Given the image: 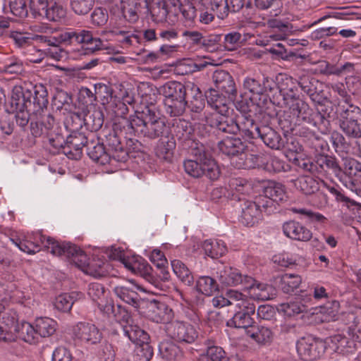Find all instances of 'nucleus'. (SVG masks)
I'll return each mask as SVG.
<instances>
[{
	"label": "nucleus",
	"mask_w": 361,
	"mask_h": 361,
	"mask_svg": "<svg viewBox=\"0 0 361 361\" xmlns=\"http://www.w3.org/2000/svg\"><path fill=\"white\" fill-rule=\"evenodd\" d=\"M301 90L310 97L311 100L322 105L324 102H328L324 95L323 90L319 88L321 83L315 78L307 75H302L298 81Z\"/></svg>",
	"instance_id": "9"
},
{
	"label": "nucleus",
	"mask_w": 361,
	"mask_h": 361,
	"mask_svg": "<svg viewBox=\"0 0 361 361\" xmlns=\"http://www.w3.org/2000/svg\"><path fill=\"white\" fill-rule=\"evenodd\" d=\"M316 128L321 133L327 134L330 132L331 124L325 114H322L320 110L314 111L308 123Z\"/></svg>",
	"instance_id": "49"
},
{
	"label": "nucleus",
	"mask_w": 361,
	"mask_h": 361,
	"mask_svg": "<svg viewBox=\"0 0 361 361\" xmlns=\"http://www.w3.org/2000/svg\"><path fill=\"white\" fill-rule=\"evenodd\" d=\"M186 149H188L190 153L195 158V160L204 161L211 157L208 152L206 151L204 145L196 142L195 140L188 145Z\"/></svg>",
	"instance_id": "61"
},
{
	"label": "nucleus",
	"mask_w": 361,
	"mask_h": 361,
	"mask_svg": "<svg viewBox=\"0 0 361 361\" xmlns=\"http://www.w3.org/2000/svg\"><path fill=\"white\" fill-rule=\"evenodd\" d=\"M230 188L232 190V197L233 200H237L240 202H243L246 200L243 197L240 195H245L250 192L252 188L249 183L241 179H233L230 182Z\"/></svg>",
	"instance_id": "44"
},
{
	"label": "nucleus",
	"mask_w": 361,
	"mask_h": 361,
	"mask_svg": "<svg viewBox=\"0 0 361 361\" xmlns=\"http://www.w3.org/2000/svg\"><path fill=\"white\" fill-rule=\"evenodd\" d=\"M278 89L280 95L283 98V104L286 107L291 106L290 104H294L296 102V100H300L298 94L297 87L292 78L286 77L282 78L278 82Z\"/></svg>",
	"instance_id": "22"
},
{
	"label": "nucleus",
	"mask_w": 361,
	"mask_h": 361,
	"mask_svg": "<svg viewBox=\"0 0 361 361\" xmlns=\"http://www.w3.org/2000/svg\"><path fill=\"white\" fill-rule=\"evenodd\" d=\"M56 322L49 317H40L35 321L36 331L41 337H49L54 334Z\"/></svg>",
	"instance_id": "45"
},
{
	"label": "nucleus",
	"mask_w": 361,
	"mask_h": 361,
	"mask_svg": "<svg viewBox=\"0 0 361 361\" xmlns=\"http://www.w3.org/2000/svg\"><path fill=\"white\" fill-rule=\"evenodd\" d=\"M167 335L178 343L190 344L198 338L195 326L188 322L176 320L166 325Z\"/></svg>",
	"instance_id": "4"
},
{
	"label": "nucleus",
	"mask_w": 361,
	"mask_h": 361,
	"mask_svg": "<svg viewBox=\"0 0 361 361\" xmlns=\"http://www.w3.org/2000/svg\"><path fill=\"white\" fill-rule=\"evenodd\" d=\"M147 10H149L148 14H150L151 19L157 23L165 22L170 12L166 6V2H164L163 0H158L157 1L152 0V1L149 2Z\"/></svg>",
	"instance_id": "34"
},
{
	"label": "nucleus",
	"mask_w": 361,
	"mask_h": 361,
	"mask_svg": "<svg viewBox=\"0 0 361 361\" xmlns=\"http://www.w3.org/2000/svg\"><path fill=\"white\" fill-rule=\"evenodd\" d=\"M340 111L338 113L339 121H357V118L361 113V109L350 102L348 104H339Z\"/></svg>",
	"instance_id": "53"
},
{
	"label": "nucleus",
	"mask_w": 361,
	"mask_h": 361,
	"mask_svg": "<svg viewBox=\"0 0 361 361\" xmlns=\"http://www.w3.org/2000/svg\"><path fill=\"white\" fill-rule=\"evenodd\" d=\"M175 148V137L171 133L159 140V142L155 149V153L159 159L167 162H171L173 157Z\"/></svg>",
	"instance_id": "24"
},
{
	"label": "nucleus",
	"mask_w": 361,
	"mask_h": 361,
	"mask_svg": "<svg viewBox=\"0 0 361 361\" xmlns=\"http://www.w3.org/2000/svg\"><path fill=\"white\" fill-rule=\"evenodd\" d=\"M1 325H0V340L6 342L16 341V334L20 326L18 315L13 310L1 312Z\"/></svg>",
	"instance_id": "7"
},
{
	"label": "nucleus",
	"mask_w": 361,
	"mask_h": 361,
	"mask_svg": "<svg viewBox=\"0 0 361 361\" xmlns=\"http://www.w3.org/2000/svg\"><path fill=\"white\" fill-rule=\"evenodd\" d=\"M174 128L175 137L183 148H187L188 145L194 140L192 138L193 129L191 125L183 121L178 123Z\"/></svg>",
	"instance_id": "39"
},
{
	"label": "nucleus",
	"mask_w": 361,
	"mask_h": 361,
	"mask_svg": "<svg viewBox=\"0 0 361 361\" xmlns=\"http://www.w3.org/2000/svg\"><path fill=\"white\" fill-rule=\"evenodd\" d=\"M188 3L180 8L181 13L185 19V23L191 25L195 22L197 18L196 6L200 4L192 1H188Z\"/></svg>",
	"instance_id": "63"
},
{
	"label": "nucleus",
	"mask_w": 361,
	"mask_h": 361,
	"mask_svg": "<svg viewBox=\"0 0 361 361\" xmlns=\"http://www.w3.org/2000/svg\"><path fill=\"white\" fill-rule=\"evenodd\" d=\"M188 101L185 98L178 99H165L164 104L166 112L171 116H179L182 115L185 111Z\"/></svg>",
	"instance_id": "48"
},
{
	"label": "nucleus",
	"mask_w": 361,
	"mask_h": 361,
	"mask_svg": "<svg viewBox=\"0 0 361 361\" xmlns=\"http://www.w3.org/2000/svg\"><path fill=\"white\" fill-rule=\"evenodd\" d=\"M196 287L198 292L205 295H211L219 290L216 281L207 276H200L197 281Z\"/></svg>",
	"instance_id": "47"
},
{
	"label": "nucleus",
	"mask_w": 361,
	"mask_h": 361,
	"mask_svg": "<svg viewBox=\"0 0 361 361\" xmlns=\"http://www.w3.org/2000/svg\"><path fill=\"white\" fill-rule=\"evenodd\" d=\"M318 158L319 165L322 168V176H326L331 174L338 176L341 173L342 169L335 157L319 154L318 155Z\"/></svg>",
	"instance_id": "35"
},
{
	"label": "nucleus",
	"mask_w": 361,
	"mask_h": 361,
	"mask_svg": "<svg viewBox=\"0 0 361 361\" xmlns=\"http://www.w3.org/2000/svg\"><path fill=\"white\" fill-rule=\"evenodd\" d=\"M123 119L130 133L149 140L161 139L171 133V128L166 125L164 119L148 106L129 118Z\"/></svg>",
	"instance_id": "1"
},
{
	"label": "nucleus",
	"mask_w": 361,
	"mask_h": 361,
	"mask_svg": "<svg viewBox=\"0 0 361 361\" xmlns=\"http://www.w3.org/2000/svg\"><path fill=\"white\" fill-rule=\"evenodd\" d=\"M205 254L212 258H218L223 256L226 252L224 243L217 240H207L203 243Z\"/></svg>",
	"instance_id": "52"
},
{
	"label": "nucleus",
	"mask_w": 361,
	"mask_h": 361,
	"mask_svg": "<svg viewBox=\"0 0 361 361\" xmlns=\"http://www.w3.org/2000/svg\"><path fill=\"white\" fill-rule=\"evenodd\" d=\"M89 258L82 250L72 262L82 271L94 277L100 276L103 274L101 271V264L98 265L94 262H90Z\"/></svg>",
	"instance_id": "29"
},
{
	"label": "nucleus",
	"mask_w": 361,
	"mask_h": 361,
	"mask_svg": "<svg viewBox=\"0 0 361 361\" xmlns=\"http://www.w3.org/2000/svg\"><path fill=\"white\" fill-rule=\"evenodd\" d=\"M85 125L90 129V132L99 130L104 123V114L100 109H95L89 111L84 118Z\"/></svg>",
	"instance_id": "46"
},
{
	"label": "nucleus",
	"mask_w": 361,
	"mask_h": 361,
	"mask_svg": "<svg viewBox=\"0 0 361 361\" xmlns=\"http://www.w3.org/2000/svg\"><path fill=\"white\" fill-rule=\"evenodd\" d=\"M219 150L224 154L231 157V163L233 165V159L241 157L245 154L246 145L239 138L235 137H226L218 143Z\"/></svg>",
	"instance_id": "17"
},
{
	"label": "nucleus",
	"mask_w": 361,
	"mask_h": 361,
	"mask_svg": "<svg viewBox=\"0 0 361 361\" xmlns=\"http://www.w3.org/2000/svg\"><path fill=\"white\" fill-rule=\"evenodd\" d=\"M60 129L54 116L44 111L39 113V121L30 123L31 133L35 137H44Z\"/></svg>",
	"instance_id": "11"
},
{
	"label": "nucleus",
	"mask_w": 361,
	"mask_h": 361,
	"mask_svg": "<svg viewBox=\"0 0 361 361\" xmlns=\"http://www.w3.org/2000/svg\"><path fill=\"white\" fill-rule=\"evenodd\" d=\"M159 352L162 358L169 361H180L183 357V353L180 347L171 341L161 342Z\"/></svg>",
	"instance_id": "30"
},
{
	"label": "nucleus",
	"mask_w": 361,
	"mask_h": 361,
	"mask_svg": "<svg viewBox=\"0 0 361 361\" xmlns=\"http://www.w3.org/2000/svg\"><path fill=\"white\" fill-rule=\"evenodd\" d=\"M138 286L130 281L120 283L114 287L116 295L125 302L137 307L139 302Z\"/></svg>",
	"instance_id": "16"
},
{
	"label": "nucleus",
	"mask_w": 361,
	"mask_h": 361,
	"mask_svg": "<svg viewBox=\"0 0 361 361\" xmlns=\"http://www.w3.org/2000/svg\"><path fill=\"white\" fill-rule=\"evenodd\" d=\"M204 120L208 126L225 133L235 135L238 133L237 121L228 114H206Z\"/></svg>",
	"instance_id": "8"
},
{
	"label": "nucleus",
	"mask_w": 361,
	"mask_h": 361,
	"mask_svg": "<svg viewBox=\"0 0 361 361\" xmlns=\"http://www.w3.org/2000/svg\"><path fill=\"white\" fill-rule=\"evenodd\" d=\"M74 335L77 338L88 344H96L102 338V334L93 324L79 322L74 327Z\"/></svg>",
	"instance_id": "14"
},
{
	"label": "nucleus",
	"mask_w": 361,
	"mask_h": 361,
	"mask_svg": "<svg viewBox=\"0 0 361 361\" xmlns=\"http://www.w3.org/2000/svg\"><path fill=\"white\" fill-rule=\"evenodd\" d=\"M104 142L107 147V151L110 152L112 159L121 162L127 160L128 154L123 148L116 132L114 130H107L104 134Z\"/></svg>",
	"instance_id": "12"
},
{
	"label": "nucleus",
	"mask_w": 361,
	"mask_h": 361,
	"mask_svg": "<svg viewBox=\"0 0 361 361\" xmlns=\"http://www.w3.org/2000/svg\"><path fill=\"white\" fill-rule=\"evenodd\" d=\"M241 215L240 221L245 226H253L261 219V209L257 206V203L251 200H245L240 204Z\"/></svg>",
	"instance_id": "21"
},
{
	"label": "nucleus",
	"mask_w": 361,
	"mask_h": 361,
	"mask_svg": "<svg viewBox=\"0 0 361 361\" xmlns=\"http://www.w3.org/2000/svg\"><path fill=\"white\" fill-rule=\"evenodd\" d=\"M339 126L348 137L355 139L361 137V128L357 121H339Z\"/></svg>",
	"instance_id": "59"
},
{
	"label": "nucleus",
	"mask_w": 361,
	"mask_h": 361,
	"mask_svg": "<svg viewBox=\"0 0 361 361\" xmlns=\"http://www.w3.org/2000/svg\"><path fill=\"white\" fill-rule=\"evenodd\" d=\"M295 185L305 195L313 194L319 188L318 181L309 176H303L298 178Z\"/></svg>",
	"instance_id": "51"
},
{
	"label": "nucleus",
	"mask_w": 361,
	"mask_h": 361,
	"mask_svg": "<svg viewBox=\"0 0 361 361\" xmlns=\"http://www.w3.org/2000/svg\"><path fill=\"white\" fill-rule=\"evenodd\" d=\"M265 157L259 154H242L233 159V166L237 169L263 168L266 164Z\"/></svg>",
	"instance_id": "26"
},
{
	"label": "nucleus",
	"mask_w": 361,
	"mask_h": 361,
	"mask_svg": "<svg viewBox=\"0 0 361 361\" xmlns=\"http://www.w3.org/2000/svg\"><path fill=\"white\" fill-rule=\"evenodd\" d=\"M238 132L245 138L256 139L259 137L261 126L257 124L250 117L242 115L237 118Z\"/></svg>",
	"instance_id": "25"
},
{
	"label": "nucleus",
	"mask_w": 361,
	"mask_h": 361,
	"mask_svg": "<svg viewBox=\"0 0 361 361\" xmlns=\"http://www.w3.org/2000/svg\"><path fill=\"white\" fill-rule=\"evenodd\" d=\"M64 34L61 32L59 35L58 37H51V36H46L44 35L43 39L41 43H44L47 44L48 46H51L53 47V50L49 51L51 56L58 60L60 61L64 58L67 57V52L63 49L60 48L59 44L61 43L67 44L68 42L62 40V35Z\"/></svg>",
	"instance_id": "32"
},
{
	"label": "nucleus",
	"mask_w": 361,
	"mask_h": 361,
	"mask_svg": "<svg viewBox=\"0 0 361 361\" xmlns=\"http://www.w3.org/2000/svg\"><path fill=\"white\" fill-rule=\"evenodd\" d=\"M173 271L180 281L185 286H190L194 283V276L188 267L179 259L171 262Z\"/></svg>",
	"instance_id": "40"
},
{
	"label": "nucleus",
	"mask_w": 361,
	"mask_h": 361,
	"mask_svg": "<svg viewBox=\"0 0 361 361\" xmlns=\"http://www.w3.org/2000/svg\"><path fill=\"white\" fill-rule=\"evenodd\" d=\"M217 278L219 282L226 286H240L243 288L250 286L252 276L243 275L237 269L231 267H224L217 271Z\"/></svg>",
	"instance_id": "6"
},
{
	"label": "nucleus",
	"mask_w": 361,
	"mask_h": 361,
	"mask_svg": "<svg viewBox=\"0 0 361 361\" xmlns=\"http://www.w3.org/2000/svg\"><path fill=\"white\" fill-rule=\"evenodd\" d=\"M62 40L68 42V44L76 42L82 44L85 47V54H92L102 50H108L107 41L94 35L93 32L85 29H70L64 32Z\"/></svg>",
	"instance_id": "2"
},
{
	"label": "nucleus",
	"mask_w": 361,
	"mask_h": 361,
	"mask_svg": "<svg viewBox=\"0 0 361 361\" xmlns=\"http://www.w3.org/2000/svg\"><path fill=\"white\" fill-rule=\"evenodd\" d=\"M75 295L74 292L59 295L54 302L55 308L61 312H69L75 301Z\"/></svg>",
	"instance_id": "54"
},
{
	"label": "nucleus",
	"mask_w": 361,
	"mask_h": 361,
	"mask_svg": "<svg viewBox=\"0 0 361 361\" xmlns=\"http://www.w3.org/2000/svg\"><path fill=\"white\" fill-rule=\"evenodd\" d=\"M149 317L154 322L171 323L173 317V312L166 304L157 300L150 302L149 307Z\"/></svg>",
	"instance_id": "18"
},
{
	"label": "nucleus",
	"mask_w": 361,
	"mask_h": 361,
	"mask_svg": "<svg viewBox=\"0 0 361 361\" xmlns=\"http://www.w3.org/2000/svg\"><path fill=\"white\" fill-rule=\"evenodd\" d=\"M326 344L323 341L313 338H302L297 344V351L304 361H314L324 353Z\"/></svg>",
	"instance_id": "5"
},
{
	"label": "nucleus",
	"mask_w": 361,
	"mask_h": 361,
	"mask_svg": "<svg viewBox=\"0 0 361 361\" xmlns=\"http://www.w3.org/2000/svg\"><path fill=\"white\" fill-rule=\"evenodd\" d=\"M32 97H31L32 105L36 108L34 111L37 114L39 111L43 112L48 104V92L45 86L42 84L35 85L32 87Z\"/></svg>",
	"instance_id": "31"
},
{
	"label": "nucleus",
	"mask_w": 361,
	"mask_h": 361,
	"mask_svg": "<svg viewBox=\"0 0 361 361\" xmlns=\"http://www.w3.org/2000/svg\"><path fill=\"white\" fill-rule=\"evenodd\" d=\"M246 334L259 344L270 343L273 340L272 331L264 326H252L246 331Z\"/></svg>",
	"instance_id": "38"
},
{
	"label": "nucleus",
	"mask_w": 361,
	"mask_h": 361,
	"mask_svg": "<svg viewBox=\"0 0 361 361\" xmlns=\"http://www.w3.org/2000/svg\"><path fill=\"white\" fill-rule=\"evenodd\" d=\"M227 306L232 305L238 310L245 309L246 306L253 303L252 298L235 290H228L226 293Z\"/></svg>",
	"instance_id": "42"
},
{
	"label": "nucleus",
	"mask_w": 361,
	"mask_h": 361,
	"mask_svg": "<svg viewBox=\"0 0 361 361\" xmlns=\"http://www.w3.org/2000/svg\"><path fill=\"white\" fill-rule=\"evenodd\" d=\"M266 197L271 199L274 202L284 201L286 198L285 187L280 183L270 182L264 190Z\"/></svg>",
	"instance_id": "43"
},
{
	"label": "nucleus",
	"mask_w": 361,
	"mask_h": 361,
	"mask_svg": "<svg viewBox=\"0 0 361 361\" xmlns=\"http://www.w3.org/2000/svg\"><path fill=\"white\" fill-rule=\"evenodd\" d=\"M283 234L291 240L307 242L312 238V231L301 223L290 220L283 223Z\"/></svg>",
	"instance_id": "13"
},
{
	"label": "nucleus",
	"mask_w": 361,
	"mask_h": 361,
	"mask_svg": "<svg viewBox=\"0 0 361 361\" xmlns=\"http://www.w3.org/2000/svg\"><path fill=\"white\" fill-rule=\"evenodd\" d=\"M207 104L213 109L214 112L211 114H228L229 101L233 100L234 99L229 98L228 95L222 93H219L214 89H210L206 94Z\"/></svg>",
	"instance_id": "19"
},
{
	"label": "nucleus",
	"mask_w": 361,
	"mask_h": 361,
	"mask_svg": "<svg viewBox=\"0 0 361 361\" xmlns=\"http://www.w3.org/2000/svg\"><path fill=\"white\" fill-rule=\"evenodd\" d=\"M123 331L125 335H126L128 338L137 345L148 343L149 341V334L134 323L129 324L128 325H123Z\"/></svg>",
	"instance_id": "36"
},
{
	"label": "nucleus",
	"mask_w": 361,
	"mask_h": 361,
	"mask_svg": "<svg viewBox=\"0 0 361 361\" xmlns=\"http://www.w3.org/2000/svg\"><path fill=\"white\" fill-rule=\"evenodd\" d=\"M43 238L42 243L48 252L56 256L64 255L66 242H59L51 237Z\"/></svg>",
	"instance_id": "58"
},
{
	"label": "nucleus",
	"mask_w": 361,
	"mask_h": 361,
	"mask_svg": "<svg viewBox=\"0 0 361 361\" xmlns=\"http://www.w3.org/2000/svg\"><path fill=\"white\" fill-rule=\"evenodd\" d=\"M212 80L219 92L225 94L229 98L235 99L237 95V89L231 75L226 71L216 70L212 75Z\"/></svg>",
	"instance_id": "10"
},
{
	"label": "nucleus",
	"mask_w": 361,
	"mask_h": 361,
	"mask_svg": "<svg viewBox=\"0 0 361 361\" xmlns=\"http://www.w3.org/2000/svg\"><path fill=\"white\" fill-rule=\"evenodd\" d=\"M223 47L228 51H233L243 44V37L239 32H231L223 36Z\"/></svg>",
	"instance_id": "55"
},
{
	"label": "nucleus",
	"mask_w": 361,
	"mask_h": 361,
	"mask_svg": "<svg viewBox=\"0 0 361 361\" xmlns=\"http://www.w3.org/2000/svg\"><path fill=\"white\" fill-rule=\"evenodd\" d=\"M203 176L212 180H217L220 176V169L216 162L210 157L202 161Z\"/></svg>",
	"instance_id": "56"
},
{
	"label": "nucleus",
	"mask_w": 361,
	"mask_h": 361,
	"mask_svg": "<svg viewBox=\"0 0 361 361\" xmlns=\"http://www.w3.org/2000/svg\"><path fill=\"white\" fill-rule=\"evenodd\" d=\"M36 327L28 322H22L16 334V339L19 338L30 344L38 342L39 336Z\"/></svg>",
	"instance_id": "41"
},
{
	"label": "nucleus",
	"mask_w": 361,
	"mask_h": 361,
	"mask_svg": "<svg viewBox=\"0 0 361 361\" xmlns=\"http://www.w3.org/2000/svg\"><path fill=\"white\" fill-rule=\"evenodd\" d=\"M288 109L290 113L297 118V122H305L308 123L314 110L310 107L307 103L302 100H296L294 104H290Z\"/></svg>",
	"instance_id": "33"
},
{
	"label": "nucleus",
	"mask_w": 361,
	"mask_h": 361,
	"mask_svg": "<svg viewBox=\"0 0 361 361\" xmlns=\"http://www.w3.org/2000/svg\"><path fill=\"white\" fill-rule=\"evenodd\" d=\"M203 176L212 180H217L220 176V169L216 162L210 157L202 161Z\"/></svg>",
	"instance_id": "57"
},
{
	"label": "nucleus",
	"mask_w": 361,
	"mask_h": 361,
	"mask_svg": "<svg viewBox=\"0 0 361 361\" xmlns=\"http://www.w3.org/2000/svg\"><path fill=\"white\" fill-rule=\"evenodd\" d=\"M66 11L61 5L54 2L49 8H47L42 17L50 21H59L66 16Z\"/></svg>",
	"instance_id": "60"
},
{
	"label": "nucleus",
	"mask_w": 361,
	"mask_h": 361,
	"mask_svg": "<svg viewBox=\"0 0 361 361\" xmlns=\"http://www.w3.org/2000/svg\"><path fill=\"white\" fill-rule=\"evenodd\" d=\"M96 138L94 133H87L81 131H73L66 140L63 153L71 159H80L82 154V148L87 147L90 139Z\"/></svg>",
	"instance_id": "3"
},
{
	"label": "nucleus",
	"mask_w": 361,
	"mask_h": 361,
	"mask_svg": "<svg viewBox=\"0 0 361 361\" xmlns=\"http://www.w3.org/2000/svg\"><path fill=\"white\" fill-rule=\"evenodd\" d=\"M255 312V305L253 302L246 306L245 309L237 310L233 317L227 322L226 324L230 327L243 328L247 331L252 326V324L255 322L252 317Z\"/></svg>",
	"instance_id": "15"
},
{
	"label": "nucleus",
	"mask_w": 361,
	"mask_h": 361,
	"mask_svg": "<svg viewBox=\"0 0 361 361\" xmlns=\"http://www.w3.org/2000/svg\"><path fill=\"white\" fill-rule=\"evenodd\" d=\"M301 282L300 276L293 274H285L281 277L280 286L285 293H290L299 287Z\"/></svg>",
	"instance_id": "50"
},
{
	"label": "nucleus",
	"mask_w": 361,
	"mask_h": 361,
	"mask_svg": "<svg viewBox=\"0 0 361 361\" xmlns=\"http://www.w3.org/2000/svg\"><path fill=\"white\" fill-rule=\"evenodd\" d=\"M258 137L271 149H281L284 147L285 142L281 135L269 126H261Z\"/></svg>",
	"instance_id": "23"
},
{
	"label": "nucleus",
	"mask_w": 361,
	"mask_h": 361,
	"mask_svg": "<svg viewBox=\"0 0 361 361\" xmlns=\"http://www.w3.org/2000/svg\"><path fill=\"white\" fill-rule=\"evenodd\" d=\"M160 92L165 99H178L185 97V85L176 81H170L164 84Z\"/></svg>",
	"instance_id": "37"
},
{
	"label": "nucleus",
	"mask_w": 361,
	"mask_h": 361,
	"mask_svg": "<svg viewBox=\"0 0 361 361\" xmlns=\"http://www.w3.org/2000/svg\"><path fill=\"white\" fill-rule=\"evenodd\" d=\"M343 171L349 176L361 178V163L353 158H345Z\"/></svg>",
	"instance_id": "64"
},
{
	"label": "nucleus",
	"mask_w": 361,
	"mask_h": 361,
	"mask_svg": "<svg viewBox=\"0 0 361 361\" xmlns=\"http://www.w3.org/2000/svg\"><path fill=\"white\" fill-rule=\"evenodd\" d=\"M243 87L253 94L263 95L268 90H271L269 78L262 76L257 78L247 77L243 82Z\"/></svg>",
	"instance_id": "27"
},
{
	"label": "nucleus",
	"mask_w": 361,
	"mask_h": 361,
	"mask_svg": "<svg viewBox=\"0 0 361 361\" xmlns=\"http://www.w3.org/2000/svg\"><path fill=\"white\" fill-rule=\"evenodd\" d=\"M89 140L87 153L90 158L101 165L109 163L112 157L105 148L104 144L99 142L95 138H91Z\"/></svg>",
	"instance_id": "20"
},
{
	"label": "nucleus",
	"mask_w": 361,
	"mask_h": 361,
	"mask_svg": "<svg viewBox=\"0 0 361 361\" xmlns=\"http://www.w3.org/2000/svg\"><path fill=\"white\" fill-rule=\"evenodd\" d=\"M281 306L283 307V310L288 316L307 312L309 310V306L307 304H303L302 300L297 299V298L294 301L283 304Z\"/></svg>",
	"instance_id": "62"
},
{
	"label": "nucleus",
	"mask_w": 361,
	"mask_h": 361,
	"mask_svg": "<svg viewBox=\"0 0 361 361\" xmlns=\"http://www.w3.org/2000/svg\"><path fill=\"white\" fill-rule=\"evenodd\" d=\"M32 92L29 89H23L22 87H15L12 91L11 105L16 109L30 108L32 105L31 97Z\"/></svg>",
	"instance_id": "28"
}]
</instances>
